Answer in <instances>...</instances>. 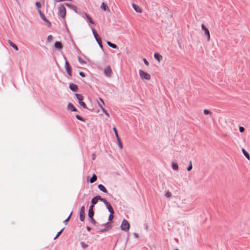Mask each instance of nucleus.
Segmentation results:
<instances>
[{
  "label": "nucleus",
  "instance_id": "45",
  "mask_svg": "<svg viewBox=\"0 0 250 250\" xmlns=\"http://www.w3.org/2000/svg\"><path fill=\"white\" fill-rule=\"evenodd\" d=\"M52 36L51 35H49L48 36L47 38V40L48 42H51L52 40Z\"/></svg>",
  "mask_w": 250,
  "mask_h": 250
},
{
  "label": "nucleus",
  "instance_id": "50",
  "mask_svg": "<svg viewBox=\"0 0 250 250\" xmlns=\"http://www.w3.org/2000/svg\"><path fill=\"white\" fill-rule=\"evenodd\" d=\"M96 158V154H95V152H94L92 153V159L93 160H94Z\"/></svg>",
  "mask_w": 250,
  "mask_h": 250
},
{
  "label": "nucleus",
  "instance_id": "40",
  "mask_svg": "<svg viewBox=\"0 0 250 250\" xmlns=\"http://www.w3.org/2000/svg\"><path fill=\"white\" fill-rule=\"evenodd\" d=\"M80 245L83 249H85L88 246V245L83 242H81Z\"/></svg>",
  "mask_w": 250,
  "mask_h": 250
},
{
  "label": "nucleus",
  "instance_id": "6",
  "mask_svg": "<svg viewBox=\"0 0 250 250\" xmlns=\"http://www.w3.org/2000/svg\"><path fill=\"white\" fill-rule=\"evenodd\" d=\"M80 220L82 222H83L85 219V207L82 206L79 212Z\"/></svg>",
  "mask_w": 250,
  "mask_h": 250
},
{
  "label": "nucleus",
  "instance_id": "23",
  "mask_svg": "<svg viewBox=\"0 0 250 250\" xmlns=\"http://www.w3.org/2000/svg\"><path fill=\"white\" fill-rule=\"evenodd\" d=\"M106 43L107 44V45L110 46V47L113 48V49H116L117 48V45H116L114 43H113L112 42H110L109 41H107L106 42Z\"/></svg>",
  "mask_w": 250,
  "mask_h": 250
},
{
  "label": "nucleus",
  "instance_id": "8",
  "mask_svg": "<svg viewBox=\"0 0 250 250\" xmlns=\"http://www.w3.org/2000/svg\"><path fill=\"white\" fill-rule=\"evenodd\" d=\"M102 226H104L105 228L99 230V232L103 233L105 231H107L110 229L112 228V225L109 222H107L106 223L103 224Z\"/></svg>",
  "mask_w": 250,
  "mask_h": 250
},
{
  "label": "nucleus",
  "instance_id": "36",
  "mask_svg": "<svg viewBox=\"0 0 250 250\" xmlns=\"http://www.w3.org/2000/svg\"><path fill=\"white\" fill-rule=\"evenodd\" d=\"M79 104H80L81 106H82L84 108L88 109L86 106V105L83 102L81 101V102H79Z\"/></svg>",
  "mask_w": 250,
  "mask_h": 250
},
{
  "label": "nucleus",
  "instance_id": "22",
  "mask_svg": "<svg viewBox=\"0 0 250 250\" xmlns=\"http://www.w3.org/2000/svg\"><path fill=\"white\" fill-rule=\"evenodd\" d=\"M97 179V175L95 174H93L91 178L89 180V182L90 183H93L95 182Z\"/></svg>",
  "mask_w": 250,
  "mask_h": 250
},
{
  "label": "nucleus",
  "instance_id": "42",
  "mask_svg": "<svg viewBox=\"0 0 250 250\" xmlns=\"http://www.w3.org/2000/svg\"><path fill=\"white\" fill-rule=\"evenodd\" d=\"M204 113L207 114H211V112L208 109H205L204 110Z\"/></svg>",
  "mask_w": 250,
  "mask_h": 250
},
{
  "label": "nucleus",
  "instance_id": "25",
  "mask_svg": "<svg viewBox=\"0 0 250 250\" xmlns=\"http://www.w3.org/2000/svg\"><path fill=\"white\" fill-rule=\"evenodd\" d=\"M242 152L243 153V154L244 155V156L248 159V160H250V156L249 154V153L244 149V148H243L242 149Z\"/></svg>",
  "mask_w": 250,
  "mask_h": 250
},
{
  "label": "nucleus",
  "instance_id": "53",
  "mask_svg": "<svg viewBox=\"0 0 250 250\" xmlns=\"http://www.w3.org/2000/svg\"><path fill=\"white\" fill-rule=\"evenodd\" d=\"M87 197V195H86V194H84L83 195V196L82 199H84V198H85V197Z\"/></svg>",
  "mask_w": 250,
  "mask_h": 250
},
{
  "label": "nucleus",
  "instance_id": "11",
  "mask_svg": "<svg viewBox=\"0 0 250 250\" xmlns=\"http://www.w3.org/2000/svg\"><path fill=\"white\" fill-rule=\"evenodd\" d=\"M99 100H100V101H101L102 103V104H101L100 103H99V106L101 107L103 112L105 114V115H106L108 117H109V113L103 107V106L104 105V103L103 100L102 98H99Z\"/></svg>",
  "mask_w": 250,
  "mask_h": 250
},
{
  "label": "nucleus",
  "instance_id": "9",
  "mask_svg": "<svg viewBox=\"0 0 250 250\" xmlns=\"http://www.w3.org/2000/svg\"><path fill=\"white\" fill-rule=\"evenodd\" d=\"M202 29L204 31V34L207 37V40L208 41L210 40V33L209 30L208 28L205 26L204 24H202L201 25Z\"/></svg>",
  "mask_w": 250,
  "mask_h": 250
},
{
  "label": "nucleus",
  "instance_id": "3",
  "mask_svg": "<svg viewBox=\"0 0 250 250\" xmlns=\"http://www.w3.org/2000/svg\"><path fill=\"white\" fill-rule=\"evenodd\" d=\"M121 228L122 230L125 231H127L129 230L130 228V224L127 220L125 219H123L121 225Z\"/></svg>",
  "mask_w": 250,
  "mask_h": 250
},
{
  "label": "nucleus",
  "instance_id": "37",
  "mask_svg": "<svg viewBox=\"0 0 250 250\" xmlns=\"http://www.w3.org/2000/svg\"><path fill=\"white\" fill-rule=\"evenodd\" d=\"M94 215V212L93 211H88V216L89 218L93 217Z\"/></svg>",
  "mask_w": 250,
  "mask_h": 250
},
{
  "label": "nucleus",
  "instance_id": "51",
  "mask_svg": "<svg viewBox=\"0 0 250 250\" xmlns=\"http://www.w3.org/2000/svg\"><path fill=\"white\" fill-rule=\"evenodd\" d=\"M133 234L135 238H138L139 237V235L137 233L134 232Z\"/></svg>",
  "mask_w": 250,
  "mask_h": 250
},
{
  "label": "nucleus",
  "instance_id": "4",
  "mask_svg": "<svg viewBox=\"0 0 250 250\" xmlns=\"http://www.w3.org/2000/svg\"><path fill=\"white\" fill-rule=\"evenodd\" d=\"M139 73L140 77L142 79L149 80L151 78V76L149 74L141 69L139 70Z\"/></svg>",
  "mask_w": 250,
  "mask_h": 250
},
{
  "label": "nucleus",
  "instance_id": "38",
  "mask_svg": "<svg viewBox=\"0 0 250 250\" xmlns=\"http://www.w3.org/2000/svg\"><path fill=\"white\" fill-rule=\"evenodd\" d=\"M78 61H79V62L82 64H85L86 63V62L84 60H83L80 57H78Z\"/></svg>",
  "mask_w": 250,
  "mask_h": 250
},
{
  "label": "nucleus",
  "instance_id": "5",
  "mask_svg": "<svg viewBox=\"0 0 250 250\" xmlns=\"http://www.w3.org/2000/svg\"><path fill=\"white\" fill-rule=\"evenodd\" d=\"M65 62V68L67 74L69 76H72V69L71 67L69 64L68 62L67 61L65 57H64Z\"/></svg>",
  "mask_w": 250,
  "mask_h": 250
},
{
  "label": "nucleus",
  "instance_id": "2",
  "mask_svg": "<svg viewBox=\"0 0 250 250\" xmlns=\"http://www.w3.org/2000/svg\"><path fill=\"white\" fill-rule=\"evenodd\" d=\"M92 31L93 36H94L96 41H97L98 44H99L100 47L102 50H103V44L102 43V39H101V37L98 34L96 30L93 27H92Z\"/></svg>",
  "mask_w": 250,
  "mask_h": 250
},
{
  "label": "nucleus",
  "instance_id": "48",
  "mask_svg": "<svg viewBox=\"0 0 250 250\" xmlns=\"http://www.w3.org/2000/svg\"><path fill=\"white\" fill-rule=\"evenodd\" d=\"M239 131L241 133H242L245 130V129L242 126H239Z\"/></svg>",
  "mask_w": 250,
  "mask_h": 250
},
{
  "label": "nucleus",
  "instance_id": "56",
  "mask_svg": "<svg viewBox=\"0 0 250 250\" xmlns=\"http://www.w3.org/2000/svg\"><path fill=\"white\" fill-rule=\"evenodd\" d=\"M174 250H179V249H174Z\"/></svg>",
  "mask_w": 250,
  "mask_h": 250
},
{
  "label": "nucleus",
  "instance_id": "47",
  "mask_svg": "<svg viewBox=\"0 0 250 250\" xmlns=\"http://www.w3.org/2000/svg\"><path fill=\"white\" fill-rule=\"evenodd\" d=\"M94 207V205H93V204H91V205L89 207L88 211H93V209Z\"/></svg>",
  "mask_w": 250,
  "mask_h": 250
},
{
  "label": "nucleus",
  "instance_id": "10",
  "mask_svg": "<svg viewBox=\"0 0 250 250\" xmlns=\"http://www.w3.org/2000/svg\"><path fill=\"white\" fill-rule=\"evenodd\" d=\"M112 70L109 65L106 66L104 69V74L107 77H110L111 75Z\"/></svg>",
  "mask_w": 250,
  "mask_h": 250
},
{
  "label": "nucleus",
  "instance_id": "31",
  "mask_svg": "<svg viewBox=\"0 0 250 250\" xmlns=\"http://www.w3.org/2000/svg\"><path fill=\"white\" fill-rule=\"evenodd\" d=\"M113 130L115 133V136L116 137L117 139H118V138H120V137L118 135V131H117V129L116 128V127L115 126H114L113 128Z\"/></svg>",
  "mask_w": 250,
  "mask_h": 250
},
{
  "label": "nucleus",
  "instance_id": "14",
  "mask_svg": "<svg viewBox=\"0 0 250 250\" xmlns=\"http://www.w3.org/2000/svg\"><path fill=\"white\" fill-rule=\"evenodd\" d=\"M69 88L74 92H76L78 89V85L76 84L71 83L69 84Z\"/></svg>",
  "mask_w": 250,
  "mask_h": 250
},
{
  "label": "nucleus",
  "instance_id": "46",
  "mask_svg": "<svg viewBox=\"0 0 250 250\" xmlns=\"http://www.w3.org/2000/svg\"><path fill=\"white\" fill-rule=\"evenodd\" d=\"M143 61H144V62L145 64V65H146V66H148L149 65V62H148V61L146 60V59L144 58L143 59Z\"/></svg>",
  "mask_w": 250,
  "mask_h": 250
},
{
  "label": "nucleus",
  "instance_id": "20",
  "mask_svg": "<svg viewBox=\"0 0 250 250\" xmlns=\"http://www.w3.org/2000/svg\"><path fill=\"white\" fill-rule=\"evenodd\" d=\"M85 18H86V20L87 21L91 24H95L93 20H92V18L87 13H85Z\"/></svg>",
  "mask_w": 250,
  "mask_h": 250
},
{
  "label": "nucleus",
  "instance_id": "21",
  "mask_svg": "<svg viewBox=\"0 0 250 250\" xmlns=\"http://www.w3.org/2000/svg\"><path fill=\"white\" fill-rule=\"evenodd\" d=\"M101 8L102 9H103L104 11H105L106 10L107 11H109V8L108 7V6H107V5H106L104 2H103L101 5Z\"/></svg>",
  "mask_w": 250,
  "mask_h": 250
},
{
  "label": "nucleus",
  "instance_id": "17",
  "mask_svg": "<svg viewBox=\"0 0 250 250\" xmlns=\"http://www.w3.org/2000/svg\"><path fill=\"white\" fill-rule=\"evenodd\" d=\"M154 57L159 62H160L163 59L162 56L159 53H157V52L154 53Z\"/></svg>",
  "mask_w": 250,
  "mask_h": 250
},
{
  "label": "nucleus",
  "instance_id": "32",
  "mask_svg": "<svg viewBox=\"0 0 250 250\" xmlns=\"http://www.w3.org/2000/svg\"><path fill=\"white\" fill-rule=\"evenodd\" d=\"M114 211H113V212H110V214L108 216V221H111L113 219V218H114Z\"/></svg>",
  "mask_w": 250,
  "mask_h": 250
},
{
  "label": "nucleus",
  "instance_id": "33",
  "mask_svg": "<svg viewBox=\"0 0 250 250\" xmlns=\"http://www.w3.org/2000/svg\"><path fill=\"white\" fill-rule=\"evenodd\" d=\"M101 201L103 202V203L106 206V207L110 204V203L108 202H107L106 201V200H105V199L103 198L102 197H101Z\"/></svg>",
  "mask_w": 250,
  "mask_h": 250
},
{
  "label": "nucleus",
  "instance_id": "7",
  "mask_svg": "<svg viewBox=\"0 0 250 250\" xmlns=\"http://www.w3.org/2000/svg\"><path fill=\"white\" fill-rule=\"evenodd\" d=\"M39 15L40 16L41 18L44 21L45 23H46L49 26H51V23L50 21H49L45 17V15L43 13H42L41 10L38 9V10Z\"/></svg>",
  "mask_w": 250,
  "mask_h": 250
},
{
  "label": "nucleus",
  "instance_id": "29",
  "mask_svg": "<svg viewBox=\"0 0 250 250\" xmlns=\"http://www.w3.org/2000/svg\"><path fill=\"white\" fill-rule=\"evenodd\" d=\"M64 228H63V229H62L61 230H60L59 232H58V233H57L56 235L55 236V237L54 238V240H55L59 236H60V235L62 234V231H63V230L64 229Z\"/></svg>",
  "mask_w": 250,
  "mask_h": 250
},
{
  "label": "nucleus",
  "instance_id": "39",
  "mask_svg": "<svg viewBox=\"0 0 250 250\" xmlns=\"http://www.w3.org/2000/svg\"><path fill=\"white\" fill-rule=\"evenodd\" d=\"M192 162H191V161H190L189 162V165L188 167H187V170L188 171H189L192 169Z\"/></svg>",
  "mask_w": 250,
  "mask_h": 250
},
{
  "label": "nucleus",
  "instance_id": "49",
  "mask_svg": "<svg viewBox=\"0 0 250 250\" xmlns=\"http://www.w3.org/2000/svg\"><path fill=\"white\" fill-rule=\"evenodd\" d=\"M79 75L82 77H84L85 76V73L82 71H80L79 72Z\"/></svg>",
  "mask_w": 250,
  "mask_h": 250
},
{
  "label": "nucleus",
  "instance_id": "43",
  "mask_svg": "<svg viewBox=\"0 0 250 250\" xmlns=\"http://www.w3.org/2000/svg\"><path fill=\"white\" fill-rule=\"evenodd\" d=\"M90 220V222L94 225H95L96 224V220L94 219L93 217H92V218H89Z\"/></svg>",
  "mask_w": 250,
  "mask_h": 250
},
{
  "label": "nucleus",
  "instance_id": "19",
  "mask_svg": "<svg viewBox=\"0 0 250 250\" xmlns=\"http://www.w3.org/2000/svg\"><path fill=\"white\" fill-rule=\"evenodd\" d=\"M8 42L10 45L12 46L16 51L19 50V48L17 46V45L16 44H15L12 41L9 40Z\"/></svg>",
  "mask_w": 250,
  "mask_h": 250
},
{
  "label": "nucleus",
  "instance_id": "28",
  "mask_svg": "<svg viewBox=\"0 0 250 250\" xmlns=\"http://www.w3.org/2000/svg\"><path fill=\"white\" fill-rule=\"evenodd\" d=\"M72 213L73 212L71 211V212L70 213V214H69V215L68 216V217L63 221V223L65 224V225H67L68 221L70 220V218H71V215L72 214Z\"/></svg>",
  "mask_w": 250,
  "mask_h": 250
},
{
  "label": "nucleus",
  "instance_id": "18",
  "mask_svg": "<svg viewBox=\"0 0 250 250\" xmlns=\"http://www.w3.org/2000/svg\"><path fill=\"white\" fill-rule=\"evenodd\" d=\"M98 188L99 190L104 193H107V190L105 187L102 184H99L98 185Z\"/></svg>",
  "mask_w": 250,
  "mask_h": 250
},
{
  "label": "nucleus",
  "instance_id": "55",
  "mask_svg": "<svg viewBox=\"0 0 250 250\" xmlns=\"http://www.w3.org/2000/svg\"><path fill=\"white\" fill-rule=\"evenodd\" d=\"M100 103L101 104H102V103L100 101V102H98V104Z\"/></svg>",
  "mask_w": 250,
  "mask_h": 250
},
{
  "label": "nucleus",
  "instance_id": "12",
  "mask_svg": "<svg viewBox=\"0 0 250 250\" xmlns=\"http://www.w3.org/2000/svg\"><path fill=\"white\" fill-rule=\"evenodd\" d=\"M101 197L100 196V195H97L96 196H95L94 197L91 201V203L93 205H96L98 200L100 201H101Z\"/></svg>",
  "mask_w": 250,
  "mask_h": 250
},
{
  "label": "nucleus",
  "instance_id": "26",
  "mask_svg": "<svg viewBox=\"0 0 250 250\" xmlns=\"http://www.w3.org/2000/svg\"><path fill=\"white\" fill-rule=\"evenodd\" d=\"M171 167L174 170H177L178 169V165L176 163L172 162Z\"/></svg>",
  "mask_w": 250,
  "mask_h": 250
},
{
  "label": "nucleus",
  "instance_id": "41",
  "mask_svg": "<svg viewBox=\"0 0 250 250\" xmlns=\"http://www.w3.org/2000/svg\"><path fill=\"white\" fill-rule=\"evenodd\" d=\"M165 196L167 198H170L171 196V193L169 191H167L166 192Z\"/></svg>",
  "mask_w": 250,
  "mask_h": 250
},
{
  "label": "nucleus",
  "instance_id": "30",
  "mask_svg": "<svg viewBox=\"0 0 250 250\" xmlns=\"http://www.w3.org/2000/svg\"><path fill=\"white\" fill-rule=\"evenodd\" d=\"M117 140L118 142V145L119 147H120V149H122L123 148V144H122V143L120 138L117 139Z\"/></svg>",
  "mask_w": 250,
  "mask_h": 250
},
{
  "label": "nucleus",
  "instance_id": "16",
  "mask_svg": "<svg viewBox=\"0 0 250 250\" xmlns=\"http://www.w3.org/2000/svg\"><path fill=\"white\" fill-rule=\"evenodd\" d=\"M54 47L59 50L62 48V44L60 42L57 41L54 43Z\"/></svg>",
  "mask_w": 250,
  "mask_h": 250
},
{
  "label": "nucleus",
  "instance_id": "15",
  "mask_svg": "<svg viewBox=\"0 0 250 250\" xmlns=\"http://www.w3.org/2000/svg\"><path fill=\"white\" fill-rule=\"evenodd\" d=\"M132 5V7L133 8V9L136 12L139 13H142V10L139 6H138L134 3H133Z\"/></svg>",
  "mask_w": 250,
  "mask_h": 250
},
{
  "label": "nucleus",
  "instance_id": "35",
  "mask_svg": "<svg viewBox=\"0 0 250 250\" xmlns=\"http://www.w3.org/2000/svg\"><path fill=\"white\" fill-rule=\"evenodd\" d=\"M76 118H77V119H78L81 121H82L83 122H84L85 121L84 119H83V117H82L81 116H80L78 114L76 115Z\"/></svg>",
  "mask_w": 250,
  "mask_h": 250
},
{
  "label": "nucleus",
  "instance_id": "54",
  "mask_svg": "<svg viewBox=\"0 0 250 250\" xmlns=\"http://www.w3.org/2000/svg\"><path fill=\"white\" fill-rule=\"evenodd\" d=\"M16 2L18 4H19V1H18V0H15Z\"/></svg>",
  "mask_w": 250,
  "mask_h": 250
},
{
  "label": "nucleus",
  "instance_id": "52",
  "mask_svg": "<svg viewBox=\"0 0 250 250\" xmlns=\"http://www.w3.org/2000/svg\"><path fill=\"white\" fill-rule=\"evenodd\" d=\"M86 229H87V230L88 231H90V230H91V228L90 227H89V226H87V227H86Z\"/></svg>",
  "mask_w": 250,
  "mask_h": 250
},
{
  "label": "nucleus",
  "instance_id": "27",
  "mask_svg": "<svg viewBox=\"0 0 250 250\" xmlns=\"http://www.w3.org/2000/svg\"><path fill=\"white\" fill-rule=\"evenodd\" d=\"M65 4L69 8L73 9V10H76V9H77V7L75 6V5H72L71 4H69V3H65Z\"/></svg>",
  "mask_w": 250,
  "mask_h": 250
},
{
  "label": "nucleus",
  "instance_id": "34",
  "mask_svg": "<svg viewBox=\"0 0 250 250\" xmlns=\"http://www.w3.org/2000/svg\"><path fill=\"white\" fill-rule=\"evenodd\" d=\"M106 207L109 212L114 211L110 204L107 206Z\"/></svg>",
  "mask_w": 250,
  "mask_h": 250
},
{
  "label": "nucleus",
  "instance_id": "44",
  "mask_svg": "<svg viewBox=\"0 0 250 250\" xmlns=\"http://www.w3.org/2000/svg\"><path fill=\"white\" fill-rule=\"evenodd\" d=\"M35 4H36V6L37 8H38V9L41 8V6H42L41 2H39V1L36 2Z\"/></svg>",
  "mask_w": 250,
  "mask_h": 250
},
{
  "label": "nucleus",
  "instance_id": "1",
  "mask_svg": "<svg viewBox=\"0 0 250 250\" xmlns=\"http://www.w3.org/2000/svg\"><path fill=\"white\" fill-rule=\"evenodd\" d=\"M58 14L60 16L62 19H63L65 25H66V21L64 20V18L66 16V9L64 6L62 4H61L58 6Z\"/></svg>",
  "mask_w": 250,
  "mask_h": 250
},
{
  "label": "nucleus",
  "instance_id": "13",
  "mask_svg": "<svg viewBox=\"0 0 250 250\" xmlns=\"http://www.w3.org/2000/svg\"><path fill=\"white\" fill-rule=\"evenodd\" d=\"M67 109L73 112H78L77 109L74 106V105L71 104L69 103L67 105Z\"/></svg>",
  "mask_w": 250,
  "mask_h": 250
},
{
  "label": "nucleus",
  "instance_id": "24",
  "mask_svg": "<svg viewBox=\"0 0 250 250\" xmlns=\"http://www.w3.org/2000/svg\"><path fill=\"white\" fill-rule=\"evenodd\" d=\"M75 96L77 99L79 101V102L82 101L83 99V96L80 94H76Z\"/></svg>",
  "mask_w": 250,
  "mask_h": 250
}]
</instances>
